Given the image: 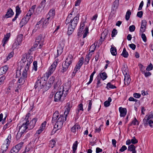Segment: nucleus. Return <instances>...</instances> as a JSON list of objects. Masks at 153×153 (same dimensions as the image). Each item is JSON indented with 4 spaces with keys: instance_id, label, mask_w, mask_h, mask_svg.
Returning a JSON list of instances; mask_svg holds the SVG:
<instances>
[{
    "instance_id": "1",
    "label": "nucleus",
    "mask_w": 153,
    "mask_h": 153,
    "mask_svg": "<svg viewBox=\"0 0 153 153\" xmlns=\"http://www.w3.org/2000/svg\"><path fill=\"white\" fill-rule=\"evenodd\" d=\"M70 87L69 83L67 84V85L65 84L62 87L61 86L60 87L55 95L54 101L57 102L62 99L63 100L68 94Z\"/></svg>"
},
{
    "instance_id": "2",
    "label": "nucleus",
    "mask_w": 153,
    "mask_h": 153,
    "mask_svg": "<svg viewBox=\"0 0 153 153\" xmlns=\"http://www.w3.org/2000/svg\"><path fill=\"white\" fill-rule=\"evenodd\" d=\"M54 9H52L50 10L48 14L46 16V18H43L40 20V22H42V28H45L48 25L49 22L54 17L55 15Z\"/></svg>"
},
{
    "instance_id": "3",
    "label": "nucleus",
    "mask_w": 153,
    "mask_h": 153,
    "mask_svg": "<svg viewBox=\"0 0 153 153\" xmlns=\"http://www.w3.org/2000/svg\"><path fill=\"white\" fill-rule=\"evenodd\" d=\"M35 7V5L32 6L29 10L26 15L22 19L19 24L20 28H22L27 23L31 15L33 13Z\"/></svg>"
},
{
    "instance_id": "4",
    "label": "nucleus",
    "mask_w": 153,
    "mask_h": 153,
    "mask_svg": "<svg viewBox=\"0 0 153 153\" xmlns=\"http://www.w3.org/2000/svg\"><path fill=\"white\" fill-rule=\"evenodd\" d=\"M79 20V15H77L73 19H71V24L68 28V34L69 35L72 34Z\"/></svg>"
},
{
    "instance_id": "5",
    "label": "nucleus",
    "mask_w": 153,
    "mask_h": 153,
    "mask_svg": "<svg viewBox=\"0 0 153 153\" xmlns=\"http://www.w3.org/2000/svg\"><path fill=\"white\" fill-rule=\"evenodd\" d=\"M33 57L31 56L30 53L28 52L26 54V59L27 61H25V62H27V64L22 71V74L24 76H26L27 75V72L28 70L29 65L33 61Z\"/></svg>"
},
{
    "instance_id": "6",
    "label": "nucleus",
    "mask_w": 153,
    "mask_h": 153,
    "mask_svg": "<svg viewBox=\"0 0 153 153\" xmlns=\"http://www.w3.org/2000/svg\"><path fill=\"white\" fill-rule=\"evenodd\" d=\"M67 115L64 114V116L63 115H60L59 117L56 121L54 127L55 128H57L56 130H57L62 128L63 125V123L67 120Z\"/></svg>"
},
{
    "instance_id": "7",
    "label": "nucleus",
    "mask_w": 153,
    "mask_h": 153,
    "mask_svg": "<svg viewBox=\"0 0 153 153\" xmlns=\"http://www.w3.org/2000/svg\"><path fill=\"white\" fill-rule=\"evenodd\" d=\"M44 37L42 34H40L36 38L35 44L33 45L34 48H31L30 49V51L34 50L33 48L38 47V48H41L43 45Z\"/></svg>"
},
{
    "instance_id": "8",
    "label": "nucleus",
    "mask_w": 153,
    "mask_h": 153,
    "mask_svg": "<svg viewBox=\"0 0 153 153\" xmlns=\"http://www.w3.org/2000/svg\"><path fill=\"white\" fill-rule=\"evenodd\" d=\"M73 56L71 55L68 56L65 62L63 63L62 72L64 73L68 69L69 65L71 64L73 61Z\"/></svg>"
},
{
    "instance_id": "9",
    "label": "nucleus",
    "mask_w": 153,
    "mask_h": 153,
    "mask_svg": "<svg viewBox=\"0 0 153 153\" xmlns=\"http://www.w3.org/2000/svg\"><path fill=\"white\" fill-rule=\"evenodd\" d=\"M30 116V113H28L27 114L26 117L25 118V122H27V125L28 128V130H30L33 129L37 121V119L36 118H33L32 120H31L29 122L30 119L29 117Z\"/></svg>"
},
{
    "instance_id": "10",
    "label": "nucleus",
    "mask_w": 153,
    "mask_h": 153,
    "mask_svg": "<svg viewBox=\"0 0 153 153\" xmlns=\"http://www.w3.org/2000/svg\"><path fill=\"white\" fill-rule=\"evenodd\" d=\"M58 60H56L54 62L52 65L49 67L48 71L44 74V77L46 79H48V77L50 76L55 70L58 64Z\"/></svg>"
},
{
    "instance_id": "11",
    "label": "nucleus",
    "mask_w": 153,
    "mask_h": 153,
    "mask_svg": "<svg viewBox=\"0 0 153 153\" xmlns=\"http://www.w3.org/2000/svg\"><path fill=\"white\" fill-rule=\"evenodd\" d=\"M45 78L38 77V79L36 82L34 88L35 89L38 88V89H41L43 88L45 85L46 82L45 80Z\"/></svg>"
},
{
    "instance_id": "12",
    "label": "nucleus",
    "mask_w": 153,
    "mask_h": 153,
    "mask_svg": "<svg viewBox=\"0 0 153 153\" xmlns=\"http://www.w3.org/2000/svg\"><path fill=\"white\" fill-rule=\"evenodd\" d=\"M11 138V136L9 134L7 138L4 141V143L1 146L2 153H4L8 149V147L10 143V140Z\"/></svg>"
},
{
    "instance_id": "13",
    "label": "nucleus",
    "mask_w": 153,
    "mask_h": 153,
    "mask_svg": "<svg viewBox=\"0 0 153 153\" xmlns=\"http://www.w3.org/2000/svg\"><path fill=\"white\" fill-rule=\"evenodd\" d=\"M83 33H84V34L83 38H84L87 36V34L89 33L88 27L86 26L84 30L82 28L79 27L77 33L78 36H79Z\"/></svg>"
},
{
    "instance_id": "14",
    "label": "nucleus",
    "mask_w": 153,
    "mask_h": 153,
    "mask_svg": "<svg viewBox=\"0 0 153 153\" xmlns=\"http://www.w3.org/2000/svg\"><path fill=\"white\" fill-rule=\"evenodd\" d=\"M24 143L21 142L16 145L15 147H13L10 151V153H18L23 146Z\"/></svg>"
},
{
    "instance_id": "15",
    "label": "nucleus",
    "mask_w": 153,
    "mask_h": 153,
    "mask_svg": "<svg viewBox=\"0 0 153 153\" xmlns=\"http://www.w3.org/2000/svg\"><path fill=\"white\" fill-rule=\"evenodd\" d=\"M27 122H24L21 127H19V130L24 133L27 131V130H29L27 125Z\"/></svg>"
},
{
    "instance_id": "16",
    "label": "nucleus",
    "mask_w": 153,
    "mask_h": 153,
    "mask_svg": "<svg viewBox=\"0 0 153 153\" xmlns=\"http://www.w3.org/2000/svg\"><path fill=\"white\" fill-rule=\"evenodd\" d=\"M64 47V44L63 42H61L59 44V45L58 47L57 50V57L62 53L63 52V49Z\"/></svg>"
},
{
    "instance_id": "17",
    "label": "nucleus",
    "mask_w": 153,
    "mask_h": 153,
    "mask_svg": "<svg viewBox=\"0 0 153 153\" xmlns=\"http://www.w3.org/2000/svg\"><path fill=\"white\" fill-rule=\"evenodd\" d=\"M124 75V84L126 85H128L130 83L131 81V79L129 76V75L127 73H126L125 74L123 73Z\"/></svg>"
},
{
    "instance_id": "18",
    "label": "nucleus",
    "mask_w": 153,
    "mask_h": 153,
    "mask_svg": "<svg viewBox=\"0 0 153 153\" xmlns=\"http://www.w3.org/2000/svg\"><path fill=\"white\" fill-rule=\"evenodd\" d=\"M152 118H153V115L152 114L146 115L143 120L144 125L146 126L148 125V121Z\"/></svg>"
},
{
    "instance_id": "19",
    "label": "nucleus",
    "mask_w": 153,
    "mask_h": 153,
    "mask_svg": "<svg viewBox=\"0 0 153 153\" xmlns=\"http://www.w3.org/2000/svg\"><path fill=\"white\" fill-rule=\"evenodd\" d=\"M119 110L120 113V116L121 117H124L126 116L127 113L126 108L120 107L119 108Z\"/></svg>"
},
{
    "instance_id": "20",
    "label": "nucleus",
    "mask_w": 153,
    "mask_h": 153,
    "mask_svg": "<svg viewBox=\"0 0 153 153\" xmlns=\"http://www.w3.org/2000/svg\"><path fill=\"white\" fill-rule=\"evenodd\" d=\"M10 36V33H8L5 36L2 41V46L3 47H4L5 45L7 43Z\"/></svg>"
},
{
    "instance_id": "21",
    "label": "nucleus",
    "mask_w": 153,
    "mask_h": 153,
    "mask_svg": "<svg viewBox=\"0 0 153 153\" xmlns=\"http://www.w3.org/2000/svg\"><path fill=\"white\" fill-rule=\"evenodd\" d=\"M27 75H26V76H24L23 75V74H22V76L21 77H20L18 81V83H19V84L18 85V87L19 88V86L21 85H23L24 84L25 82V78H26L27 76Z\"/></svg>"
},
{
    "instance_id": "22",
    "label": "nucleus",
    "mask_w": 153,
    "mask_h": 153,
    "mask_svg": "<svg viewBox=\"0 0 153 153\" xmlns=\"http://www.w3.org/2000/svg\"><path fill=\"white\" fill-rule=\"evenodd\" d=\"M59 116V112L57 111H55L53 115L52 120V123H54L56 122Z\"/></svg>"
},
{
    "instance_id": "23",
    "label": "nucleus",
    "mask_w": 153,
    "mask_h": 153,
    "mask_svg": "<svg viewBox=\"0 0 153 153\" xmlns=\"http://www.w3.org/2000/svg\"><path fill=\"white\" fill-rule=\"evenodd\" d=\"M119 4V0H115L113 3L112 10L115 11L117 8Z\"/></svg>"
},
{
    "instance_id": "24",
    "label": "nucleus",
    "mask_w": 153,
    "mask_h": 153,
    "mask_svg": "<svg viewBox=\"0 0 153 153\" xmlns=\"http://www.w3.org/2000/svg\"><path fill=\"white\" fill-rule=\"evenodd\" d=\"M8 69L7 65H5L0 68V75L5 74Z\"/></svg>"
},
{
    "instance_id": "25",
    "label": "nucleus",
    "mask_w": 153,
    "mask_h": 153,
    "mask_svg": "<svg viewBox=\"0 0 153 153\" xmlns=\"http://www.w3.org/2000/svg\"><path fill=\"white\" fill-rule=\"evenodd\" d=\"M66 108L65 111L64 112V114H66L68 116L71 108L72 107L71 105L69 103H68L66 105Z\"/></svg>"
},
{
    "instance_id": "26",
    "label": "nucleus",
    "mask_w": 153,
    "mask_h": 153,
    "mask_svg": "<svg viewBox=\"0 0 153 153\" xmlns=\"http://www.w3.org/2000/svg\"><path fill=\"white\" fill-rule=\"evenodd\" d=\"M128 150L131 152L132 153H136L137 152L135 146L133 144L131 145L128 146Z\"/></svg>"
},
{
    "instance_id": "27",
    "label": "nucleus",
    "mask_w": 153,
    "mask_h": 153,
    "mask_svg": "<svg viewBox=\"0 0 153 153\" xmlns=\"http://www.w3.org/2000/svg\"><path fill=\"white\" fill-rule=\"evenodd\" d=\"M91 56L92 54H91V52H89L88 55H86V57L85 58V64L87 65L88 64L89 61L91 59Z\"/></svg>"
},
{
    "instance_id": "28",
    "label": "nucleus",
    "mask_w": 153,
    "mask_h": 153,
    "mask_svg": "<svg viewBox=\"0 0 153 153\" xmlns=\"http://www.w3.org/2000/svg\"><path fill=\"white\" fill-rule=\"evenodd\" d=\"M22 39L23 35L22 34H20L17 36L16 42L18 43L19 45H21Z\"/></svg>"
},
{
    "instance_id": "29",
    "label": "nucleus",
    "mask_w": 153,
    "mask_h": 153,
    "mask_svg": "<svg viewBox=\"0 0 153 153\" xmlns=\"http://www.w3.org/2000/svg\"><path fill=\"white\" fill-rule=\"evenodd\" d=\"M14 12L12 10L11 8H10L8 10L7 13L5 16L7 18H9L12 16Z\"/></svg>"
},
{
    "instance_id": "30",
    "label": "nucleus",
    "mask_w": 153,
    "mask_h": 153,
    "mask_svg": "<svg viewBox=\"0 0 153 153\" xmlns=\"http://www.w3.org/2000/svg\"><path fill=\"white\" fill-rule=\"evenodd\" d=\"M110 52L111 54L113 56H116L117 54V49L114 46H111Z\"/></svg>"
},
{
    "instance_id": "31",
    "label": "nucleus",
    "mask_w": 153,
    "mask_h": 153,
    "mask_svg": "<svg viewBox=\"0 0 153 153\" xmlns=\"http://www.w3.org/2000/svg\"><path fill=\"white\" fill-rule=\"evenodd\" d=\"M80 128L79 125L76 124L72 127L71 128V131L73 132H75L77 130L79 129Z\"/></svg>"
},
{
    "instance_id": "32",
    "label": "nucleus",
    "mask_w": 153,
    "mask_h": 153,
    "mask_svg": "<svg viewBox=\"0 0 153 153\" xmlns=\"http://www.w3.org/2000/svg\"><path fill=\"white\" fill-rule=\"evenodd\" d=\"M56 141V140L54 139H53L51 140L49 143V146L51 148H53L55 146Z\"/></svg>"
},
{
    "instance_id": "33",
    "label": "nucleus",
    "mask_w": 153,
    "mask_h": 153,
    "mask_svg": "<svg viewBox=\"0 0 153 153\" xmlns=\"http://www.w3.org/2000/svg\"><path fill=\"white\" fill-rule=\"evenodd\" d=\"M121 55L125 58H127L128 56V54L126 51L125 48H123V52Z\"/></svg>"
},
{
    "instance_id": "34",
    "label": "nucleus",
    "mask_w": 153,
    "mask_h": 153,
    "mask_svg": "<svg viewBox=\"0 0 153 153\" xmlns=\"http://www.w3.org/2000/svg\"><path fill=\"white\" fill-rule=\"evenodd\" d=\"M96 72V71H95V69H94V71L91 74L90 76V80L89 82L87 83V84L88 85L90 84L92 81L94 75L95 74Z\"/></svg>"
},
{
    "instance_id": "35",
    "label": "nucleus",
    "mask_w": 153,
    "mask_h": 153,
    "mask_svg": "<svg viewBox=\"0 0 153 153\" xmlns=\"http://www.w3.org/2000/svg\"><path fill=\"white\" fill-rule=\"evenodd\" d=\"M96 72V71H95V69H94V71L91 74L90 76V80L89 82L87 83V84L88 85L90 84L92 81L94 75L95 74Z\"/></svg>"
},
{
    "instance_id": "36",
    "label": "nucleus",
    "mask_w": 153,
    "mask_h": 153,
    "mask_svg": "<svg viewBox=\"0 0 153 153\" xmlns=\"http://www.w3.org/2000/svg\"><path fill=\"white\" fill-rule=\"evenodd\" d=\"M99 75L101 78H102L103 80H105L107 77V74L105 72L100 73Z\"/></svg>"
},
{
    "instance_id": "37",
    "label": "nucleus",
    "mask_w": 153,
    "mask_h": 153,
    "mask_svg": "<svg viewBox=\"0 0 153 153\" xmlns=\"http://www.w3.org/2000/svg\"><path fill=\"white\" fill-rule=\"evenodd\" d=\"M78 144V142L77 141H75L73 144L72 149L74 153L77 149Z\"/></svg>"
},
{
    "instance_id": "38",
    "label": "nucleus",
    "mask_w": 153,
    "mask_h": 153,
    "mask_svg": "<svg viewBox=\"0 0 153 153\" xmlns=\"http://www.w3.org/2000/svg\"><path fill=\"white\" fill-rule=\"evenodd\" d=\"M131 10H128L126 12V16L125 18L128 21L129 20L130 16L131 15Z\"/></svg>"
},
{
    "instance_id": "39",
    "label": "nucleus",
    "mask_w": 153,
    "mask_h": 153,
    "mask_svg": "<svg viewBox=\"0 0 153 153\" xmlns=\"http://www.w3.org/2000/svg\"><path fill=\"white\" fill-rule=\"evenodd\" d=\"M55 80V78L53 76H52L51 77L49 80L48 81V83L50 85L53 84Z\"/></svg>"
},
{
    "instance_id": "40",
    "label": "nucleus",
    "mask_w": 153,
    "mask_h": 153,
    "mask_svg": "<svg viewBox=\"0 0 153 153\" xmlns=\"http://www.w3.org/2000/svg\"><path fill=\"white\" fill-rule=\"evenodd\" d=\"M107 88L108 89L109 88L114 89L116 88H117L115 85H113L111 83L108 82L107 84Z\"/></svg>"
},
{
    "instance_id": "41",
    "label": "nucleus",
    "mask_w": 153,
    "mask_h": 153,
    "mask_svg": "<svg viewBox=\"0 0 153 153\" xmlns=\"http://www.w3.org/2000/svg\"><path fill=\"white\" fill-rule=\"evenodd\" d=\"M23 133H24L19 130L16 136V139L17 140L19 139Z\"/></svg>"
},
{
    "instance_id": "42",
    "label": "nucleus",
    "mask_w": 153,
    "mask_h": 153,
    "mask_svg": "<svg viewBox=\"0 0 153 153\" xmlns=\"http://www.w3.org/2000/svg\"><path fill=\"white\" fill-rule=\"evenodd\" d=\"M96 47V46L95 45V43L93 45H92L90 47L89 51H91V52H93L95 51Z\"/></svg>"
},
{
    "instance_id": "43",
    "label": "nucleus",
    "mask_w": 153,
    "mask_h": 153,
    "mask_svg": "<svg viewBox=\"0 0 153 153\" xmlns=\"http://www.w3.org/2000/svg\"><path fill=\"white\" fill-rule=\"evenodd\" d=\"M88 111H89L91 109L92 102L91 100H89L88 101Z\"/></svg>"
},
{
    "instance_id": "44",
    "label": "nucleus",
    "mask_w": 153,
    "mask_h": 153,
    "mask_svg": "<svg viewBox=\"0 0 153 153\" xmlns=\"http://www.w3.org/2000/svg\"><path fill=\"white\" fill-rule=\"evenodd\" d=\"M16 14L18 15H19V14L21 13V11L20 10V8L19 7L17 6L16 7Z\"/></svg>"
},
{
    "instance_id": "45",
    "label": "nucleus",
    "mask_w": 153,
    "mask_h": 153,
    "mask_svg": "<svg viewBox=\"0 0 153 153\" xmlns=\"http://www.w3.org/2000/svg\"><path fill=\"white\" fill-rule=\"evenodd\" d=\"M84 60V58L83 57V56L82 57L80 58V60H79V61L77 64H78V65H79L81 67L83 63Z\"/></svg>"
},
{
    "instance_id": "46",
    "label": "nucleus",
    "mask_w": 153,
    "mask_h": 153,
    "mask_svg": "<svg viewBox=\"0 0 153 153\" xmlns=\"http://www.w3.org/2000/svg\"><path fill=\"white\" fill-rule=\"evenodd\" d=\"M42 22H40V20L37 22V24L35 26V28H37V29L39 28L40 27L42 28Z\"/></svg>"
},
{
    "instance_id": "47",
    "label": "nucleus",
    "mask_w": 153,
    "mask_h": 153,
    "mask_svg": "<svg viewBox=\"0 0 153 153\" xmlns=\"http://www.w3.org/2000/svg\"><path fill=\"white\" fill-rule=\"evenodd\" d=\"M33 70H34L35 71H36L37 70V62L35 61L33 62Z\"/></svg>"
},
{
    "instance_id": "48",
    "label": "nucleus",
    "mask_w": 153,
    "mask_h": 153,
    "mask_svg": "<svg viewBox=\"0 0 153 153\" xmlns=\"http://www.w3.org/2000/svg\"><path fill=\"white\" fill-rule=\"evenodd\" d=\"M46 0H43V1L41 2V4L40 7L42 9H44L45 4H46Z\"/></svg>"
},
{
    "instance_id": "49",
    "label": "nucleus",
    "mask_w": 153,
    "mask_h": 153,
    "mask_svg": "<svg viewBox=\"0 0 153 153\" xmlns=\"http://www.w3.org/2000/svg\"><path fill=\"white\" fill-rule=\"evenodd\" d=\"M147 22L146 20H143L141 21V27H146L147 25Z\"/></svg>"
},
{
    "instance_id": "50",
    "label": "nucleus",
    "mask_w": 153,
    "mask_h": 153,
    "mask_svg": "<svg viewBox=\"0 0 153 153\" xmlns=\"http://www.w3.org/2000/svg\"><path fill=\"white\" fill-rule=\"evenodd\" d=\"M111 33V36L112 37L115 36L116 35H117V30H116L115 28L113 30Z\"/></svg>"
},
{
    "instance_id": "51",
    "label": "nucleus",
    "mask_w": 153,
    "mask_h": 153,
    "mask_svg": "<svg viewBox=\"0 0 153 153\" xmlns=\"http://www.w3.org/2000/svg\"><path fill=\"white\" fill-rule=\"evenodd\" d=\"M81 67V66L77 64L74 71L73 72L76 73L77 72L78 70H79Z\"/></svg>"
},
{
    "instance_id": "52",
    "label": "nucleus",
    "mask_w": 153,
    "mask_h": 153,
    "mask_svg": "<svg viewBox=\"0 0 153 153\" xmlns=\"http://www.w3.org/2000/svg\"><path fill=\"white\" fill-rule=\"evenodd\" d=\"M14 53L13 52H11L7 56V60H8L10 58H11L13 56Z\"/></svg>"
},
{
    "instance_id": "53",
    "label": "nucleus",
    "mask_w": 153,
    "mask_h": 153,
    "mask_svg": "<svg viewBox=\"0 0 153 153\" xmlns=\"http://www.w3.org/2000/svg\"><path fill=\"white\" fill-rule=\"evenodd\" d=\"M153 69V66L152 64L151 63L148 65L146 68V70L147 71H149L152 70Z\"/></svg>"
},
{
    "instance_id": "54",
    "label": "nucleus",
    "mask_w": 153,
    "mask_h": 153,
    "mask_svg": "<svg viewBox=\"0 0 153 153\" xmlns=\"http://www.w3.org/2000/svg\"><path fill=\"white\" fill-rule=\"evenodd\" d=\"M77 109L81 111H83L84 109L83 108V104L82 103L79 104L78 106V108Z\"/></svg>"
},
{
    "instance_id": "55",
    "label": "nucleus",
    "mask_w": 153,
    "mask_h": 153,
    "mask_svg": "<svg viewBox=\"0 0 153 153\" xmlns=\"http://www.w3.org/2000/svg\"><path fill=\"white\" fill-rule=\"evenodd\" d=\"M131 124H133L134 125H138L139 123L138 121L136 119V118L135 117L134 119L131 122Z\"/></svg>"
},
{
    "instance_id": "56",
    "label": "nucleus",
    "mask_w": 153,
    "mask_h": 153,
    "mask_svg": "<svg viewBox=\"0 0 153 153\" xmlns=\"http://www.w3.org/2000/svg\"><path fill=\"white\" fill-rule=\"evenodd\" d=\"M131 143L133 144H135L138 143V140L136 139L135 137H134L131 140Z\"/></svg>"
},
{
    "instance_id": "57",
    "label": "nucleus",
    "mask_w": 153,
    "mask_h": 153,
    "mask_svg": "<svg viewBox=\"0 0 153 153\" xmlns=\"http://www.w3.org/2000/svg\"><path fill=\"white\" fill-rule=\"evenodd\" d=\"M141 36L143 41L146 42V41L147 39L145 34L144 33H142L141 34Z\"/></svg>"
},
{
    "instance_id": "58",
    "label": "nucleus",
    "mask_w": 153,
    "mask_h": 153,
    "mask_svg": "<svg viewBox=\"0 0 153 153\" xmlns=\"http://www.w3.org/2000/svg\"><path fill=\"white\" fill-rule=\"evenodd\" d=\"M143 74H144L146 77H147L151 75V73L149 71H145Z\"/></svg>"
},
{
    "instance_id": "59",
    "label": "nucleus",
    "mask_w": 153,
    "mask_h": 153,
    "mask_svg": "<svg viewBox=\"0 0 153 153\" xmlns=\"http://www.w3.org/2000/svg\"><path fill=\"white\" fill-rule=\"evenodd\" d=\"M135 27L134 25H131L129 27V31L131 32H133L135 30Z\"/></svg>"
},
{
    "instance_id": "60",
    "label": "nucleus",
    "mask_w": 153,
    "mask_h": 153,
    "mask_svg": "<svg viewBox=\"0 0 153 153\" xmlns=\"http://www.w3.org/2000/svg\"><path fill=\"white\" fill-rule=\"evenodd\" d=\"M71 19H70V17L69 16V15L67 17L66 20H65V23L66 24H68L69 23H71Z\"/></svg>"
},
{
    "instance_id": "61",
    "label": "nucleus",
    "mask_w": 153,
    "mask_h": 153,
    "mask_svg": "<svg viewBox=\"0 0 153 153\" xmlns=\"http://www.w3.org/2000/svg\"><path fill=\"white\" fill-rule=\"evenodd\" d=\"M5 79V77L4 76H2L0 78V84H2L4 82V81Z\"/></svg>"
},
{
    "instance_id": "62",
    "label": "nucleus",
    "mask_w": 153,
    "mask_h": 153,
    "mask_svg": "<svg viewBox=\"0 0 153 153\" xmlns=\"http://www.w3.org/2000/svg\"><path fill=\"white\" fill-rule=\"evenodd\" d=\"M46 124V122H44L43 123L41 126L40 128L41 129H42L43 130L45 128Z\"/></svg>"
},
{
    "instance_id": "63",
    "label": "nucleus",
    "mask_w": 153,
    "mask_h": 153,
    "mask_svg": "<svg viewBox=\"0 0 153 153\" xmlns=\"http://www.w3.org/2000/svg\"><path fill=\"white\" fill-rule=\"evenodd\" d=\"M143 15V12L142 11H140L137 12V16L139 18H141Z\"/></svg>"
},
{
    "instance_id": "64",
    "label": "nucleus",
    "mask_w": 153,
    "mask_h": 153,
    "mask_svg": "<svg viewBox=\"0 0 153 153\" xmlns=\"http://www.w3.org/2000/svg\"><path fill=\"white\" fill-rule=\"evenodd\" d=\"M149 124V126L151 127H153V121L150 120H149L148 122V124Z\"/></svg>"
}]
</instances>
